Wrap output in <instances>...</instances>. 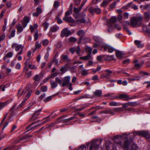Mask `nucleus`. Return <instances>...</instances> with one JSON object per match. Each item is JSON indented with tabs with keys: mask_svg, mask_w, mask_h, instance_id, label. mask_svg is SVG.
Listing matches in <instances>:
<instances>
[{
	"mask_svg": "<svg viewBox=\"0 0 150 150\" xmlns=\"http://www.w3.org/2000/svg\"><path fill=\"white\" fill-rule=\"evenodd\" d=\"M130 134L127 135L124 134L122 135H117L114 137V142L117 144H120L124 150H138V147L135 144H133L130 147V144L132 142L134 137Z\"/></svg>",
	"mask_w": 150,
	"mask_h": 150,
	"instance_id": "1",
	"label": "nucleus"
},
{
	"mask_svg": "<svg viewBox=\"0 0 150 150\" xmlns=\"http://www.w3.org/2000/svg\"><path fill=\"white\" fill-rule=\"evenodd\" d=\"M106 22V25H108L109 28L113 29L115 28H117L118 30H120L121 28L118 24L119 23H122L124 28L128 31V27L130 25V23L127 21H123L122 19H105Z\"/></svg>",
	"mask_w": 150,
	"mask_h": 150,
	"instance_id": "2",
	"label": "nucleus"
},
{
	"mask_svg": "<svg viewBox=\"0 0 150 150\" xmlns=\"http://www.w3.org/2000/svg\"><path fill=\"white\" fill-rule=\"evenodd\" d=\"M67 23H69L71 26H73L78 24L84 23L90 24V19H64Z\"/></svg>",
	"mask_w": 150,
	"mask_h": 150,
	"instance_id": "3",
	"label": "nucleus"
},
{
	"mask_svg": "<svg viewBox=\"0 0 150 150\" xmlns=\"http://www.w3.org/2000/svg\"><path fill=\"white\" fill-rule=\"evenodd\" d=\"M102 142V139H96L93 140L91 142L86 143L88 146L90 144L89 150H98L99 146Z\"/></svg>",
	"mask_w": 150,
	"mask_h": 150,
	"instance_id": "4",
	"label": "nucleus"
},
{
	"mask_svg": "<svg viewBox=\"0 0 150 150\" xmlns=\"http://www.w3.org/2000/svg\"><path fill=\"white\" fill-rule=\"evenodd\" d=\"M131 134V136H133L134 137L135 135H138L145 137L147 140L150 139V133L147 131H138Z\"/></svg>",
	"mask_w": 150,
	"mask_h": 150,
	"instance_id": "5",
	"label": "nucleus"
},
{
	"mask_svg": "<svg viewBox=\"0 0 150 150\" xmlns=\"http://www.w3.org/2000/svg\"><path fill=\"white\" fill-rule=\"evenodd\" d=\"M142 19H131L130 22V26L134 27L137 25H142L141 23Z\"/></svg>",
	"mask_w": 150,
	"mask_h": 150,
	"instance_id": "6",
	"label": "nucleus"
},
{
	"mask_svg": "<svg viewBox=\"0 0 150 150\" xmlns=\"http://www.w3.org/2000/svg\"><path fill=\"white\" fill-rule=\"evenodd\" d=\"M71 34V33L70 30H69L67 28H65L62 30L61 34V37H63L65 36L67 37Z\"/></svg>",
	"mask_w": 150,
	"mask_h": 150,
	"instance_id": "7",
	"label": "nucleus"
},
{
	"mask_svg": "<svg viewBox=\"0 0 150 150\" xmlns=\"http://www.w3.org/2000/svg\"><path fill=\"white\" fill-rule=\"evenodd\" d=\"M107 150H117L113 144L110 142H108L105 143Z\"/></svg>",
	"mask_w": 150,
	"mask_h": 150,
	"instance_id": "8",
	"label": "nucleus"
},
{
	"mask_svg": "<svg viewBox=\"0 0 150 150\" xmlns=\"http://www.w3.org/2000/svg\"><path fill=\"white\" fill-rule=\"evenodd\" d=\"M71 77L69 76H67L64 77L63 78V83L62 84V87L65 86H68L71 79Z\"/></svg>",
	"mask_w": 150,
	"mask_h": 150,
	"instance_id": "9",
	"label": "nucleus"
},
{
	"mask_svg": "<svg viewBox=\"0 0 150 150\" xmlns=\"http://www.w3.org/2000/svg\"><path fill=\"white\" fill-rule=\"evenodd\" d=\"M11 47L15 49V50L17 52L21 50H23V46L22 45H18L16 43H13L12 46Z\"/></svg>",
	"mask_w": 150,
	"mask_h": 150,
	"instance_id": "10",
	"label": "nucleus"
},
{
	"mask_svg": "<svg viewBox=\"0 0 150 150\" xmlns=\"http://www.w3.org/2000/svg\"><path fill=\"white\" fill-rule=\"evenodd\" d=\"M132 97H129L126 94H121L118 96V99H121L125 100H127L129 99H132Z\"/></svg>",
	"mask_w": 150,
	"mask_h": 150,
	"instance_id": "11",
	"label": "nucleus"
},
{
	"mask_svg": "<svg viewBox=\"0 0 150 150\" xmlns=\"http://www.w3.org/2000/svg\"><path fill=\"white\" fill-rule=\"evenodd\" d=\"M65 117L64 116H63L60 117L59 119L61 120V122L62 123H65L69 121L72 120L73 119L76 118V116H74L72 117H71L69 118L65 119H62L63 118Z\"/></svg>",
	"mask_w": 150,
	"mask_h": 150,
	"instance_id": "12",
	"label": "nucleus"
},
{
	"mask_svg": "<svg viewBox=\"0 0 150 150\" xmlns=\"http://www.w3.org/2000/svg\"><path fill=\"white\" fill-rule=\"evenodd\" d=\"M89 12L92 13L95 12L97 14H99L101 12V10L98 8H94L93 7H91L89 9Z\"/></svg>",
	"mask_w": 150,
	"mask_h": 150,
	"instance_id": "13",
	"label": "nucleus"
},
{
	"mask_svg": "<svg viewBox=\"0 0 150 150\" xmlns=\"http://www.w3.org/2000/svg\"><path fill=\"white\" fill-rule=\"evenodd\" d=\"M11 101V100H9L3 102H0V110L6 106Z\"/></svg>",
	"mask_w": 150,
	"mask_h": 150,
	"instance_id": "14",
	"label": "nucleus"
},
{
	"mask_svg": "<svg viewBox=\"0 0 150 150\" xmlns=\"http://www.w3.org/2000/svg\"><path fill=\"white\" fill-rule=\"evenodd\" d=\"M79 59H80L84 60H92L93 58L92 57L91 54H89L87 56L80 57Z\"/></svg>",
	"mask_w": 150,
	"mask_h": 150,
	"instance_id": "15",
	"label": "nucleus"
},
{
	"mask_svg": "<svg viewBox=\"0 0 150 150\" xmlns=\"http://www.w3.org/2000/svg\"><path fill=\"white\" fill-rule=\"evenodd\" d=\"M104 48L105 50L107 51L109 53L112 52L115 50L113 47L107 45H104Z\"/></svg>",
	"mask_w": 150,
	"mask_h": 150,
	"instance_id": "16",
	"label": "nucleus"
},
{
	"mask_svg": "<svg viewBox=\"0 0 150 150\" xmlns=\"http://www.w3.org/2000/svg\"><path fill=\"white\" fill-rule=\"evenodd\" d=\"M41 109L35 112L34 113L31 119V121L34 120H35L37 118L38 115L40 114V112L41 111Z\"/></svg>",
	"mask_w": 150,
	"mask_h": 150,
	"instance_id": "17",
	"label": "nucleus"
},
{
	"mask_svg": "<svg viewBox=\"0 0 150 150\" xmlns=\"http://www.w3.org/2000/svg\"><path fill=\"white\" fill-rule=\"evenodd\" d=\"M72 13V11L71 9H69L68 11H67L65 13V17L63 19H72V18L69 16L70 14Z\"/></svg>",
	"mask_w": 150,
	"mask_h": 150,
	"instance_id": "18",
	"label": "nucleus"
},
{
	"mask_svg": "<svg viewBox=\"0 0 150 150\" xmlns=\"http://www.w3.org/2000/svg\"><path fill=\"white\" fill-rule=\"evenodd\" d=\"M90 104V103H86L82 105V107L81 108L76 109L75 110L77 111H80L82 110L83 109H85V108L89 107Z\"/></svg>",
	"mask_w": 150,
	"mask_h": 150,
	"instance_id": "19",
	"label": "nucleus"
},
{
	"mask_svg": "<svg viewBox=\"0 0 150 150\" xmlns=\"http://www.w3.org/2000/svg\"><path fill=\"white\" fill-rule=\"evenodd\" d=\"M122 103L116 101H112L109 103V105L110 106H119L122 105Z\"/></svg>",
	"mask_w": 150,
	"mask_h": 150,
	"instance_id": "20",
	"label": "nucleus"
},
{
	"mask_svg": "<svg viewBox=\"0 0 150 150\" xmlns=\"http://www.w3.org/2000/svg\"><path fill=\"white\" fill-rule=\"evenodd\" d=\"M36 11H37L36 12L33 13V16H38L40 14L42 13V10L40 7H37L36 8Z\"/></svg>",
	"mask_w": 150,
	"mask_h": 150,
	"instance_id": "21",
	"label": "nucleus"
},
{
	"mask_svg": "<svg viewBox=\"0 0 150 150\" xmlns=\"http://www.w3.org/2000/svg\"><path fill=\"white\" fill-rule=\"evenodd\" d=\"M124 54L122 52L120 51H117L116 52V55L117 57L120 59L124 57Z\"/></svg>",
	"mask_w": 150,
	"mask_h": 150,
	"instance_id": "22",
	"label": "nucleus"
},
{
	"mask_svg": "<svg viewBox=\"0 0 150 150\" xmlns=\"http://www.w3.org/2000/svg\"><path fill=\"white\" fill-rule=\"evenodd\" d=\"M100 113H105L106 114H111L114 115L115 114L114 112L112 111V109H110L108 110H106L102 111L100 112Z\"/></svg>",
	"mask_w": 150,
	"mask_h": 150,
	"instance_id": "23",
	"label": "nucleus"
},
{
	"mask_svg": "<svg viewBox=\"0 0 150 150\" xmlns=\"http://www.w3.org/2000/svg\"><path fill=\"white\" fill-rule=\"evenodd\" d=\"M61 58L64 62L69 61L70 60V59H69L68 56L67 55L62 54Z\"/></svg>",
	"mask_w": 150,
	"mask_h": 150,
	"instance_id": "24",
	"label": "nucleus"
},
{
	"mask_svg": "<svg viewBox=\"0 0 150 150\" xmlns=\"http://www.w3.org/2000/svg\"><path fill=\"white\" fill-rule=\"evenodd\" d=\"M134 43L139 48H142L143 46V45L141 43V42L139 40H135Z\"/></svg>",
	"mask_w": 150,
	"mask_h": 150,
	"instance_id": "25",
	"label": "nucleus"
},
{
	"mask_svg": "<svg viewBox=\"0 0 150 150\" xmlns=\"http://www.w3.org/2000/svg\"><path fill=\"white\" fill-rule=\"evenodd\" d=\"M13 55V52H9L7 53L4 57L3 59H6V58H11L12 57Z\"/></svg>",
	"mask_w": 150,
	"mask_h": 150,
	"instance_id": "26",
	"label": "nucleus"
},
{
	"mask_svg": "<svg viewBox=\"0 0 150 150\" xmlns=\"http://www.w3.org/2000/svg\"><path fill=\"white\" fill-rule=\"evenodd\" d=\"M59 27L57 25H54L51 28V30L53 32H55L59 29Z\"/></svg>",
	"mask_w": 150,
	"mask_h": 150,
	"instance_id": "27",
	"label": "nucleus"
},
{
	"mask_svg": "<svg viewBox=\"0 0 150 150\" xmlns=\"http://www.w3.org/2000/svg\"><path fill=\"white\" fill-rule=\"evenodd\" d=\"M38 27V26L37 24H35L33 26L32 25H31L30 27L31 32L33 33L34 30H35L36 31V30H37L36 28Z\"/></svg>",
	"mask_w": 150,
	"mask_h": 150,
	"instance_id": "28",
	"label": "nucleus"
},
{
	"mask_svg": "<svg viewBox=\"0 0 150 150\" xmlns=\"http://www.w3.org/2000/svg\"><path fill=\"white\" fill-rule=\"evenodd\" d=\"M16 28L17 31L20 33L22 32L23 30V28L20 24H18L16 25Z\"/></svg>",
	"mask_w": 150,
	"mask_h": 150,
	"instance_id": "29",
	"label": "nucleus"
},
{
	"mask_svg": "<svg viewBox=\"0 0 150 150\" xmlns=\"http://www.w3.org/2000/svg\"><path fill=\"white\" fill-rule=\"evenodd\" d=\"M30 59L29 58L27 59L26 61L25 62L24 64L25 65V66L24 67V71H25V69L26 70H28V69L27 68V66L28 64L29 65L30 64Z\"/></svg>",
	"mask_w": 150,
	"mask_h": 150,
	"instance_id": "30",
	"label": "nucleus"
},
{
	"mask_svg": "<svg viewBox=\"0 0 150 150\" xmlns=\"http://www.w3.org/2000/svg\"><path fill=\"white\" fill-rule=\"evenodd\" d=\"M132 3V2H131L128 3L126 6H123L121 8V9H123L124 11L127 10L130 7Z\"/></svg>",
	"mask_w": 150,
	"mask_h": 150,
	"instance_id": "31",
	"label": "nucleus"
},
{
	"mask_svg": "<svg viewBox=\"0 0 150 150\" xmlns=\"http://www.w3.org/2000/svg\"><path fill=\"white\" fill-rule=\"evenodd\" d=\"M94 94L98 97H100L102 95V91L100 90H96L94 92Z\"/></svg>",
	"mask_w": 150,
	"mask_h": 150,
	"instance_id": "32",
	"label": "nucleus"
},
{
	"mask_svg": "<svg viewBox=\"0 0 150 150\" xmlns=\"http://www.w3.org/2000/svg\"><path fill=\"white\" fill-rule=\"evenodd\" d=\"M123 110L122 108H114L112 109L113 112H118L122 111Z\"/></svg>",
	"mask_w": 150,
	"mask_h": 150,
	"instance_id": "33",
	"label": "nucleus"
},
{
	"mask_svg": "<svg viewBox=\"0 0 150 150\" xmlns=\"http://www.w3.org/2000/svg\"><path fill=\"white\" fill-rule=\"evenodd\" d=\"M26 91L25 89L23 90L21 92V90L20 89L18 91V97H19L21 96H23L26 93Z\"/></svg>",
	"mask_w": 150,
	"mask_h": 150,
	"instance_id": "34",
	"label": "nucleus"
},
{
	"mask_svg": "<svg viewBox=\"0 0 150 150\" xmlns=\"http://www.w3.org/2000/svg\"><path fill=\"white\" fill-rule=\"evenodd\" d=\"M52 62L53 63L54 62V64L57 66L59 65V64L58 63V60L56 59V56L54 57Z\"/></svg>",
	"mask_w": 150,
	"mask_h": 150,
	"instance_id": "35",
	"label": "nucleus"
},
{
	"mask_svg": "<svg viewBox=\"0 0 150 150\" xmlns=\"http://www.w3.org/2000/svg\"><path fill=\"white\" fill-rule=\"evenodd\" d=\"M51 88H54L57 87V84L56 82L54 81H51L50 83Z\"/></svg>",
	"mask_w": 150,
	"mask_h": 150,
	"instance_id": "36",
	"label": "nucleus"
},
{
	"mask_svg": "<svg viewBox=\"0 0 150 150\" xmlns=\"http://www.w3.org/2000/svg\"><path fill=\"white\" fill-rule=\"evenodd\" d=\"M33 135H28L26 134L24 136L22 137L21 139V140H23L26 139H29L33 137Z\"/></svg>",
	"mask_w": 150,
	"mask_h": 150,
	"instance_id": "37",
	"label": "nucleus"
},
{
	"mask_svg": "<svg viewBox=\"0 0 150 150\" xmlns=\"http://www.w3.org/2000/svg\"><path fill=\"white\" fill-rule=\"evenodd\" d=\"M142 17L139 13H137L135 16L132 17V19H142Z\"/></svg>",
	"mask_w": 150,
	"mask_h": 150,
	"instance_id": "38",
	"label": "nucleus"
},
{
	"mask_svg": "<svg viewBox=\"0 0 150 150\" xmlns=\"http://www.w3.org/2000/svg\"><path fill=\"white\" fill-rule=\"evenodd\" d=\"M29 22V19H24L23 21L22 24L24 28L26 26Z\"/></svg>",
	"mask_w": 150,
	"mask_h": 150,
	"instance_id": "39",
	"label": "nucleus"
},
{
	"mask_svg": "<svg viewBox=\"0 0 150 150\" xmlns=\"http://www.w3.org/2000/svg\"><path fill=\"white\" fill-rule=\"evenodd\" d=\"M88 71L85 69H82L81 70V74L83 76H85L87 74Z\"/></svg>",
	"mask_w": 150,
	"mask_h": 150,
	"instance_id": "40",
	"label": "nucleus"
},
{
	"mask_svg": "<svg viewBox=\"0 0 150 150\" xmlns=\"http://www.w3.org/2000/svg\"><path fill=\"white\" fill-rule=\"evenodd\" d=\"M27 99H28L25 98L22 102L19 105L18 108H20L23 105H24L25 102L27 100Z\"/></svg>",
	"mask_w": 150,
	"mask_h": 150,
	"instance_id": "41",
	"label": "nucleus"
},
{
	"mask_svg": "<svg viewBox=\"0 0 150 150\" xmlns=\"http://www.w3.org/2000/svg\"><path fill=\"white\" fill-rule=\"evenodd\" d=\"M34 37L35 40H36L38 39V30H36V31H35L34 35Z\"/></svg>",
	"mask_w": 150,
	"mask_h": 150,
	"instance_id": "42",
	"label": "nucleus"
},
{
	"mask_svg": "<svg viewBox=\"0 0 150 150\" xmlns=\"http://www.w3.org/2000/svg\"><path fill=\"white\" fill-rule=\"evenodd\" d=\"M35 50H36L40 48L41 46V45L38 42H36L35 44Z\"/></svg>",
	"mask_w": 150,
	"mask_h": 150,
	"instance_id": "43",
	"label": "nucleus"
},
{
	"mask_svg": "<svg viewBox=\"0 0 150 150\" xmlns=\"http://www.w3.org/2000/svg\"><path fill=\"white\" fill-rule=\"evenodd\" d=\"M28 69L27 70H26L25 69V71L23 70V71H25V74L28 77H30L31 76L32 73L31 71H28Z\"/></svg>",
	"mask_w": 150,
	"mask_h": 150,
	"instance_id": "44",
	"label": "nucleus"
},
{
	"mask_svg": "<svg viewBox=\"0 0 150 150\" xmlns=\"http://www.w3.org/2000/svg\"><path fill=\"white\" fill-rule=\"evenodd\" d=\"M101 69V67L100 66H98L96 69H93L92 72L93 74H95L97 71H99Z\"/></svg>",
	"mask_w": 150,
	"mask_h": 150,
	"instance_id": "45",
	"label": "nucleus"
},
{
	"mask_svg": "<svg viewBox=\"0 0 150 150\" xmlns=\"http://www.w3.org/2000/svg\"><path fill=\"white\" fill-rule=\"evenodd\" d=\"M85 50L89 54H91L92 51V49L89 47H87L85 48Z\"/></svg>",
	"mask_w": 150,
	"mask_h": 150,
	"instance_id": "46",
	"label": "nucleus"
},
{
	"mask_svg": "<svg viewBox=\"0 0 150 150\" xmlns=\"http://www.w3.org/2000/svg\"><path fill=\"white\" fill-rule=\"evenodd\" d=\"M138 77H129L127 78L128 80L130 81H136L139 79Z\"/></svg>",
	"mask_w": 150,
	"mask_h": 150,
	"instance_id": "47",
	"label": "nucleus"
},
{
	"mask_svg": "<svg viewBox=\"0 0 150 150\" xmlns=\"http://www.w3.org/2000/svg\"><path fill=\"white\" fill-rule=\"evenodd\" d=\"M52 96H50L46 98L44 100L45 102H47L51 101L52 99Z\"/></svg>",
	"mask_w": 150,
	"mask_h": 150,
	"instance_id": "48",
	"label": "nucleus"
},
{
	"mask_svg": "<svg viewBox=\"0 0 150 150\" xmlns=\"http://www.w3.org/2000/svg\"><path fill=\"white\" fill-rule=\"evenodd\" d=\"M32 92L33 91H28L26 95V97L25 98L27 99H28L31 96Z\"/></svg>",
	"mask_w": 150,
	"mask_h": 150,
	"instance_id": "49",
	"label": "nucleus"
},
{
	"mask_svg": "<svg viewBox=\"0 0 150 150\" xmlns=\"http://www.w3.org/2000/svg\"><path fill=\"white\" fill-rule=\"evenodd\" d=\"M60 71L63 74L66 71V67L64 66L62 67L60 69Z\"/></svg>",
	"mask_w": 150,
	"mask_h": 150,
	"instance_id": "50",
	"label": "nucleus"
},
{
	"mask_svg": "<svg viewBox=\"0 0 150 150\" xmlns=\"http://www.w3.org/2000/svg\"><path fill=\"white\" fill-rule=\"evenodd\" d=\"M144 64V62L142 63H137L134 64V66L137 68H139L142 66Z\"/></svg>",
	"mask_w": 150,
	"mask_h": 150,
	"instance_id": "51",
	"label": "nucleus"
},
{
	"mask_svg": "<svg viewBox=\"0 0 150 150\" xmlns=\"http://www.w3.org/2000/svg\"><path fill=\"white\" fill-rule=\"evenodd\" d=\"M42 44L44 46H46L49 43V41L47 39H45L42 41Z\"/></svg>",
	"mask_w": 150,
	"mask_h": 150,
	"instance_id": "52",
	"label": "nucleus"
},
{
	"mask_svg": "<svg viewBox=\"0 0 150 150\" xmlns=\"http://www.w3.org/2000/svg\"><path fill=\"white\" fill-rule=\"evenodd\" d=\"M34 79L35 81H39L40 79V75L38 74L36 75L34 78Z\"/></svg>",
	"mask_w": 150,
	"mask_h": 150,
	"instance_id": "53",
	"label": "nucleus"
},
{
	"mask_svg": "<svg viewBox=\"0 0 150 150\" xmlns=\"http://www.w3.org/2000/svg\"><path fill=\"white\" fill-rule=\"evenodd\" d=\"M129 106H134L137 105V103L136 102H128V104Z\"/></svg>",
	"mask_w": 150,
	"mask_h": 150,
	"instance_id": "54",
	"label": "nucleus"
},
{
	"mask_svg": "<svg viewBox=\"0 0 150 150\" xmlns=\"http://www.w3.org/2000/svg\"><path fill=\"white\" fill-rule=\"evenodd\" d=\"M47 87L45 86H42L41 88V90L43 92L46 91L47 90Z\"/></svg>",
	"mask_w": 150,
	"mask_h": 150,
	"instance_id": "55",
	"label": "nucleus"
},
{
	"mask_svg": "<svg viewBox=\"0 0 150 150\" xmlns=\"http://www.w3.org/2000/svg\"><path fill=\"white\" fill-rule=\"evenodd\" d=\"M75 51L77 54H80L81 50L79 46H78L76 48V49Z\"/></svg>",
	"mask_w": 150,
	"mask_h": 150,
	"instance_id": "56",
	"label": "nucleus"
},
{
	"mask_svg": "<svg viewBox=\"0 0 150 150\" xmlns=\"http://www.w3.org/2000/svg\"><path fill=\"white\" fill-rule=\"evenodd\" d=\"M116 4V1H115L113 3L111 4L110 6V7L111 8H114L115 7Z\"/></svg>",
	"mask_w": 150,
	"mask_h": 150,
	"instance_id": "57",
	"label": "nucleus"
},
{
	"mask_svg": "<svg viewBox=\"0 0 150 150\" xmlns=\"http://www.w3.org/2000/svg\"><path fill=\"white\" fill-rule=\"evenodd\" d=\"M79 150H86V147L84 145H82L80 146L78 149Z\"/></svg>",
	"mask_w": 150,
	"mask_h": 150,
	"instance_id": "58",
	"label": "nucleus"
},
{
	"mask_svg": "<svg viewBox=\"0 0 150 150\" xmlns=\"http://www.w3.org/2000/svg\"><path fill=\"white\" fill-rule=\"evenodd\" d=\"M144 17L145 18L149 19L150 18V14L148 12H146L144 13Z\"/></svg>",
	"mask_w": 150,
	"mask_h": 150,
	"instance_id": "59",
	"label": "nucleus"
},
{
	"mask_svg": "<svg viewBox=\"0 0 150 150\" xmlns=\"http://www.w3.org/2000/svg\"><path fill=\"white\" fill-rule=\"evenodd\" d=\"M21 65L19 62L16 63L15 66V68L17 69H20L21 68Z\"/></svg>",
	"mask_w": 150,
	"mask_h": 150,
	"instance_id": "60",
	"label": "nucleus"
},
{
	"mask_svg": "<svg viewBox=\"0 0 150 150\" xmlns=\"http://www.w3.org/2000/svg\"><path fill=\"white\" fill-rule=\"evenodd\" d=\"M94 39L96 42H98V43H100V39L99 38L95 37H94Z\"/></svg>",
	"mask_w": 150,
	"mask_h": 150,
	"instance_id": "61",
	"label": "nucleus"
},
{
	"mask_svg": "<svg viewBox=\"0 0 150 150\" xmlns=\"http://www.w3.org/2000/svg\"><path fill=\"white\" fill-rule=\"evenodd\" d=\"M84 33V32L83 30H79L77 33V34L79 35H82Z\"/></svg>",
	"mask_w": 150,
	"mask_h": 150,
	"instance_id": "62",
	"label": "nucleus"
},
{
	"mask_svg": "<svg viewBox=\"0 0 150 150\" xmlns=\"http://www.w3.org/2000/svg\"><path fill=\"white\" fill-rule=\"evenodd\" d=\"M43 25L44 27V29L45 30H46L48 27L49 24L47 22H45L44 23Z\"/></svg>",
	"mask_w": 150,
	"mask_h": 150,
	"instance_id": "63",
	"label": "nucleus"
},
{
	"mask_svg": "<svg viewBox=\"0 0 150 150\" xmlns=\"http://www.w3.org/2000/svg\"><path fill=\"white\" fill-rule=\"evenodd\" d=\"M108 4L107 1H104L101 4V5L102 7H104L107 5Z\"/></svg>",
	"mask_w": 150,
	"mask_h": 150,
	"instance_id": "64",
	"label": "nucleus"
}]
</instances>
